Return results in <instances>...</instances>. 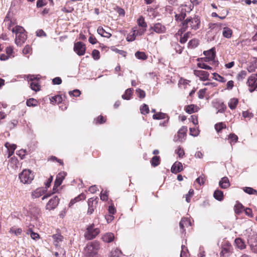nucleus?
I'll return each mask as SVG.
<instances>
[{
    "instance_id": "a878e982",
    "label": "nucleus",
    "mask_w": 257,
    "mask_h": 257,
    "mask_svg": "<svg viewBox=\"0 0 257 257\" xmlns=\"http://www.w3.org/2000/svg\"><path fill=\"white\" fill-rule=\"evenodd\" d=\"M247 241L251 247L256 246L257 245L256 235H255L251 237L249 236Z\"/></svg>"
},
{
    "instance_id": "9d476101",
    "label": "nucleus",
    "mask_w": 257,
    "mask_h": 257,
    "mask_svg": "<svg viewBox=\"0 0 257 257\" xmlns=\"http://www.w3.org/2000/svg\"><path fill=\"white\" fill-rule=\"evenodd\" d=\"M183 169V165L181 162H176L172 165L171 171L173 173L177 174L181 172Z\"/></svg>"
},
{
    "instance_id": "3c124183",
    "label": "nucleus",
    "mask_w": 257,
    "mask_h": 257,
    "mask_svg": "<svg viewBox=\"0 0 257 257\" xmlns=\"http://www.w3.org/2000/svg\"><path fill=\"white\" fill-rule=\"evenodd\" d=\"M213 76H214L213 78L215 80H216L219 82H224L226 81V79L224 77L221 76L220 75H219V74H218L217 73H213Z\"/></svg>"
},
{
    "instance_id": "4468645a",
    "label": "nucleus",
    "mask_w": 257,
    "mask_h": 257,
    "mask_svg": "<svg viewBox=\"0 0 257 257\" xmlns=\"http://www.w3.org/2000/svg\"><path fill=\"white\" fill-rule=\"evenodd\" d=\"M5 147L7 149L8 152V158L12 156L14 151L16 149V145L15 144H11L8 142H7L5 144Z\"/></svg>"
},
{
    "instance_id": "c9c22d12",
    "label": "nucleus",
    "mask_w": 257,
    "mask_h": 257,
    "mask_svg": "<svg viewBox=\"0 0 257 257\" xmlns=\"http://www.w3.org/2000/svg\"><path fill=\"white\" fill-rule=\"evenodd\" d=\"M135 56L139 59L145 60L147 59V56L143 52L137 51L135 53Z\"/></svg>"
},
{
    "instance_id": "13d9d810",
    "label": "nucleus",
    "mask_w": 257,
    "mask_h": 257,
    "mask_svg": "<svg viewBox=\"0 0 257 257\" xmlns=\"http://www.w3.org/2000/svg\"><path fill=\"white\" fill-rule=\"evenodd\" d=\"M32 48L29 45H26L23 50V53L25 55L30 54L32 52Z\"/></svg>"
},
{
    "instance_id": "b1692460",
    "label": "nucleus",
    "mask_w": 257,
    "mask_h": 257,
    "mask_svg": "<svg viewBox=\"0 0 257 257\" xmlns=\"http://www.w3.org/2000/svg\"><path fill=\"white\" fill-rule=\"evenodd\" d=\"M238 103V99L235 98H233L229 100V101L228 103V105L231 109L233 110L236 108Z\"/></svg>"
},
{
    "instance_id": "1a4fd4ad",
    "label": "nucleus",
    "mask_w": 257,
    "mask_h": 257,
    "mask_svg": "<svg viewBox=\"0 0 257 257\" xmlns=\"http://www.w3.org/2000/svg\"><path fill=\"white\" fill-rule=\"evenodd\" d=\"M59 199L57 196H53L47 203L46 208L48 210L55 209L58 205Z\"/></svg>"
},
{
    "instance_id": "37998d69",
    "label": "nucleus",
    "mask_w": 257,
    "mask_h": 257,
    "mask_svg": "<svg viewBox=\"0 0 257 257\" xmlns=\"http://www.w3.org/2000/svg\"><path fill=\"white\" fill-rule=\"evenodd\" d=\"M121 254V250L116 248L114 250H113L110 252V257H119Z\"/></svg>"
},
{
    "instance_id": "473e14b6",
    "label": "nucleus",
    "mask_w": 257,
    "mask_h": 257,
    "mask_svg": "<svg viewBox=\"0 0 257 257\" xmlns=\"http://www.w3.org/2000/svg\"><path fill=\"white\" fill-rule=\"evenodd\" d=\"M213 196L216 199L219 201H221L223 198L222 191L219 190L214 191Z\"/></svg>"
},
{
    "instance_id": "9b49d317",
    "label": "nucleus",
    "mask_w": 257,
    "mask_h": 257,
    "mask_svg": "<svg viewBox=\"0 0 257 257\" xmlns=\"http://www.w3.org/2000/svg\"><path fill=\"white\" fill-rule=\"evenodd\" d=\"M194 74L203 80L208 79L209 75V73L207 71L197 70L194 71Z\"/></svg>"
},
{
    "instance_id": "7c9ffc66",
    "label": "nucleus",
    "mask_w": 257,
    "mask_h": 257,
    "mask_svg": "<svg viewBox=\"0 0 257 257\" xmlns=\"http://www.w3.org/2000/svg\"><path fill=\"white\" fill-rule=\"evenodd\" d=\"M167 117H168L167 114L163 112H158L153 115V118L154 119H165Z\"/></svg>"
},
{
    "instance_id": "338daca9",
    "label": "nucleus",
    "mask_w": 257,
    "mask_h": 257,
    "mask_svg": "<svg viewBox=\"0 0 257 257\" xmlns=\"http://www.w3.org/2000/svg\"><path fill=\"white\" fill-rule=\"evenodd\" d=\"M229 139L232 142H234L235 143L237 142V140H238V137L237 136L234 134H230L229 136Z\"/></svg>"
},
{
    "instance_id": "603ef678",
    "label": "nucleus",
    "mask_w": 257,
    "mask_h": 257,
    "mask_svg": "<svg viewBox=\"0 0 257 257\" xmlns=\"http://www.w3.org/2000/svg\"><path fill=\"white\" fill-rule=\"evenodd\" d=\"M8 21V29L10 30H11L12 31V28L11 29L12 27L14 28V26L15 25V22H13L12 20H9V18L8 16H7L5 19V21Z\"/></svg>"
},
{
    "instance_id": "2f4dec72",
    "label": "nucleus",
    "mask_w": 257,
    "mask_h": 257,
    "mask_svg": "<svg viewBox=\"0 0 257 257\" xmlns=\"http://www.w3.org/2000/svg\"><path fill=\"white\" fill-rule=\"evenodd\" d=\"M133 91V88H128L125 90V93L122 95V98L123 99L129 100L131 98V96L132 94Z\"/></svg>"
},
{
    "instance_id": "a18cd8bd",
    "label": "nucleus",
    "mask_w": 257,
    "mask_h": 257,
    "mask_svg": "<svg viewBox=\"0 0 257 257\" xmlns=\"http://www.w3.org/2000/svg\"><path fill=\"white\" fill-rule=\"evenodd\" d=\"M152 165L154 167L158 166L160 164L159 157L154 156L152 158L151 160Z\"/></svg>"
},
{
    "instance_id": "ddd939ff",
    "label": "nucleus",
    "mask_w": 257,
    "mask_h": 257,
    "mask_svg": "<svg viewBox=\"0 0 257 257\" xmlns=\"http://www.w3.org/2000/svg\"><path fill=\"white\" fill-rule=\"evenodd\" d=\"M65 176V174L64 172L59 173L57 175L54 182V188H57L61 184L63 179H64Z\"/></svg>"
},
{
    "instance_id": "f704fd0d",
    "label": "nucleus",
    "mask_w": 257,
    "mask_h": 257,
    "mask_svg": "<svg viewBox=\"0 0 257 257\" xmlns=\"http://www.w3.org/2000/svg\"><path fill=\"white\" fill-rule=\"evenodd\" d=\"M138 25L142 27L143 28L146 29L147 27V23L145 22L144 18L143 16H140L137 21Z\"/></svg>"
},
{
    "instance_id": "f03ea898",
    "label": "nucleus",
    "mask_w": 257,
    "mask_h": 257,
    "mask_svg": "<svg viewBox=\"0 0 257 257\" xmlns=\"http://www.w3.org/2000/svg\"><path fill=\"white\" fill-rule=\"evenodd\" d=\"M99 248L100 245L98 242L88 243L84 248V257H99L97 251Z\"/></svg>"
},
{
    "instance_id": "f8f14e48",
    "label": "nucleus",
    "mask_w": 257,
    "mask_h": 257,
    "mask_svg": "<svg viewBox=\"0 0 257 257\" xmlns=\"http://www.w3.org/2000/svg\"><path fill=\"white\" fill-rule=\"evenodd\" d=\"M187 132V127L185 126H183L178 132V139L177 141L180 142H182L183 139L184 137L186 135V133Z\"/></svg>"
},
{
    "instance_id": "72a5a7b5",
    "label": "nucleus",
    "mask_w": 257,
    "mask_h": 257,
    "mask_svg": "<svg viewBox=\"0 0 257 257\" xmlns=\"http://www.w3.org/2000/svg\"><path fill=\"white\" fill-rule=\"evenodd\" d=\"M22 232V230L20 228H16L15 227H12L10 228V232L12 234H14L16 236H19L21 234Z\"/></svg>"
},
{
    "instance_id": "20e7f679",
    "label": "nucleus",
    "mask_w": 257,
    "mask_h": 257,
    "mask_svg": "<svg viewBox=\"0 0 257 257\" xmlns=\"http://www.w3.org/2000/svg\"><path fill=\"white\" fill-rule=\"evenodd\" d=\"M33 173L30 170H24L22 173L19 174V178L21 181L24 184H29L34 179Z\"/></svg>"
},
{
    "instance_id": "f3484780",
    "label": "nucleus",
    "mask_w": 257,
    "mask_h": 257,
    "mask_svg": "<svg viewBox=\"0 0 257 257\" xmlns=\"http://www.w3.org/2000/svg\"><path fill=\"white\" fill-rule=\"evenodd\" d=\"M101 239L105 242H111L114 239V235L112 233L108 232L102 235Z\"/></svg>"
},
{
    "instance_id": "c03bdc74",
    "label": "nucleus",
    "mask_w": 257,
    "mask_h": 257,
    "mask_svg": "<svg viewBox=\"0 0 257 257\" xmlns=\"http://www.w3.org/2000/svg\"><path fill=\"white\" fill-rule=\"evenodd\" d=\"M181 248L182 250L180 253V257H187L188 252L187 247L185 245H182Z\"/></svg>"
},
{
    "instance_id": "393cba45",
    "label": "nucleus",
    "mask_w": 257,
    "mask_h": 257,
    "mask_svg": "<svg viewBox=\"0 0 257 257\" xmlns=\"http://www.w3.org/2000/svg\"><path fill=\"white\" fill-rule=\"evenodd\" d=\"M257 80V74H253L248 78L247 83L249 86H253Z\"/></svg>"
},
{
    "instance_id": "5701e85b",
    "label": "nucleus",
    "mask_w": 257,
    "mask_h": 257,
    "mask_svg": "<svg viewBox=\"0 0 257 257\" xmlns=\"http://www.w3.org/2000/svg\"><path fill=\"white\" fill-rule=\"evenodd\" d=\"M257 69V59H254L251 61L250 65L247 67V71L249 72H252Z\"/></svg>"
},
{
    "instance_id": "680f3d73",
    "label": "nucleus",
    "mask_w": 257,
    "mask_h": 257,
    "mask_svg": "<svg viewBox=\"0 0 257 257\" xmlns=\"http://www.w3.org/2000/svg\"><path fill=\"white\" fill-rule=\"evenodd\" d=\"M136 91H137V92L138 93L139 96L140 98H145V97L146 96V93L144 90H141V89H137Z\"/></svg>"
},
{
    "instance_id": "c756f323",
    "label": "nucleus",
    "mask_w": 257,
    "mask_h": 257,
    "mask_svg": "<svg viewBox=\"0 0 257 257\" xmlns=\"http://www.w3.org/2000/svg\"><path fill=\"white\" fill-rule=\"evenodd\" d=\"M232 30L227 27H225L223 28V30L222 32L223 36L226 38H230L232 36Z\"/></svg>"
},
{
    "instance_id": "dca6fc26",
    "label": "nucleus",
    "mask_w": 257,
    "mask_h": 257,
    "mask_svg": "<svg viewBox=\"0 0 257 257\" xmlns=\"http://www.w3.org/2000/svg\"><path fill=\"white\" fill-rule=\"evenodd\" d=\"M46 191V189L43 188H38L32 192V196L33 198H38L42 196Z\"/></svg>"
},
{
    "instance_id": "6ab92c4d",
    "label": "nucleus",
    "mask_w": 257,
    "mask_h": 257,
    "mask_svg": "<svg viewBox=\"0 0 257 257\" xmlns=\"http://www.w3.org/2000/svg\"><path fill=\"white\" fill-rule=\"evenodd\" d=\"M34 77L31 76L30 77V80L32 81V82L30 83V87L33 90L37 91L40 90V86L37 82L34 81Z\"/></svg>"
},
{
    "instance_id": "412c9836",
    "label": "nucleus",
    "mask_w": 257,
    "mask_h": 257,
    "mask_svg": "<svg viewBox=\"0 0 257 257\" xmlns=\"http://www.w3.org/2000/svg\"><path fill=\"white\" fill-rule=\"evenodd\" d=\"M97 33L101 36L109 38L111 37V34L103 29V28L101 27H99L97 29Z\"/></svg>"
},
{
    "instance_id": "4c0bfd02",
    "label": "nucleus",
    "mask_w": 257,
    "mask_h": 257,
    "mask_svg": "<svg viewBox=\"0 0 257 257\" xmlns=\"http://www.w3.org/2000/svg\"><path fill=\"white\" fill-rule=\"evenodd\" d=\"M247 75V72L245 70H242L240 71L237 75L236 78L237 80L241 81L243 79L245 78L246 76Z\"/></svg>"
},
{
    "instance_id": "bf43d9fd",
    "label": "nucleus",
    "mask_w": 257,
    "mask_h": 257,
    "mask_svg": "<svg viewBox=\"0 0 257 257\" xmlns=\"http://www.w3.org/2000/svg\"><path fill=\"white\" fill-rule=\"evenodd\" d=\"M26 153V150L22 149V150L18 151L17 152V155L19 156L21 158V159H23L25 158Z\"/></svg>"
},
{
    "instance_id": "79ce46f5",
    "label": "nucleus",
    "mask_w": 257,
    "mask_h": 257,
    "mask_svg": "<svg viewBox=\"0 0 257 257\" xmlns=\"http://www.w3.org/2000/svg\"><path fill=\"white\" fill-rule=\"evenodd\" d=\"M140 111L142 114H146L149 113V108L148 105L146 104H144L140 107Z\"/></svg>"
},
{
    "instance_id": "bb28decb",
    "label": "nucleus",
    "mask_w": 257,
    "mask_h": 257,
    "mask_svg": "<svg viewBox=\"0 0 257 257\" xmlns=\"http://www.w3.org/2000/svg\"><path fill=\"white\" fill-rule=\"evenodd\" d=\"M85 199V195L82 193L80 194L78 196L75 197L74 199H72L69 203V207L72 206L74 203L76 202L79 201L81 200H84Z\"/></svg>"
},
{
    "instance_id": "a211bd4d",
    "label": "nucleus",
    "mask_w": 257,
    "mask_h": 257,
    "mask_svg": "<svg viewBox=\"0 0 257 257\" xmlns=\"http://www.w3.org/2000/svg\"><path fill=\"white\" fill-rule=\"evenodd\" d=\"M191 222L189 219L188 218H184L181 219L179 223V226L180 228L182 230V232L185 231V227L190 226Z\"/></svg>"
},
{
    "instance_id": "c85d7f7f",
    "label": "nucleus",
    "mask_w": 257,
    "mask_h": 257,
    "mask_svg": "<svg viewBox=\"0 0 257 257\" xmlns=\"http://www.w3.org/2000/svg\"><path fill=\"white\" fill-rule=\"evenodd\" d=\"M197 109H198L197 106L195 105H193V104L187 105L185 108L186 111L189 114H191V113H194V112L197 111Z\"/></svg>"
},
{
    "instance_id": "58836bf2",
    "label": "nucleus",
    "mask_w": 257,
    "mask_h": 257,
    "mask_svg": "<svg viewBox=\"0 0 257 257\" xmlns=\"http://www.w3.org/2000/svg\"><path fill=\"white\" fill-rule=\"evenodd\" d=\"M37 101L34 98H30L27 100L26 104L28 106H36L37 105Z\"/></svg>"
},
{
    "instance_id": "de8ad7c7",
    "label": "nucleus",
    "mask_w": 257,
    "mask_h": 257,
    "mask_svg": "<svg viewBox=\"0 0 257 257\" xmlns=\"http://www.w3.org/2000/svg\"><path fill=\"white\" fill-rule=\"evenodd\" d=\"M190 35V33L189 32L185 33L182 37H181L180 42L182 44L186 43Z\"/></svg>"
},
{
    "instance_id": "5fc2aeb1",
    "label": "nucleus",
    "mask_w": 257,
    "mask_h": 257,
    "mask_svg": "<svg viewBox=\"0 0 257 257\" xmlns=\"http://www.w3.org/2000/svg\"><path fill=\"white\" fill-rule=\"evenodd\" d=\"M100 53L98 50H93L92 52V56L94 59L95 60H98L100 58Z\"/></svg>"
},
{
    "instance_id": "6e6d98bb",
    "label": "nucleus",
    "mask_w": 257,
    "mask_h": 257,
    "mask_svg": "<svg viewBox=\"0 0 257 257\" xmlns=\"http://www.w3.org/2000/svg\"><path fill=\"white\" fill-rule=\"evenodd\" d=\"M176 153L178 154L180 158H183L185 155L184 150L180 147H178L177 150H176Z\"/></svg>"
},
{
    "instance_id": "6e6552de",
    "label": "nucleus",
    "mask_w": 257,
    "mask_h": 257,
    "mask_svg": "<svg viewBox=\"0 0 257 257\" xmlns=\"http://www.w3.org/2000/svg\"><path fill=\"white\" fill-rule=\"evenodd\" d=\"M98 202V198L96 197L95 198L93 199V198H90L88 200V209L87 211V213L89 214H91L94 210V209L96 207V205L97 204Z\"/></svg>"
},
{
    "instance_id": "e433bc0d",
    "label": "nucleus",
    "mask_w": 257,
    "mask_h": 257,
    "mask_svg": "<svg viewBox=\"0 0 257 257\" xmlns=\"http://www.w3.org/2000/svg\"><path fill=\"white\" fill-rule=\"evenodd\" d=\"M243 208V206L241 203L237 202L235 205L234 206L235 212L236 214H239L242 211Z\"/></svg>"
},
{
    "instance_id": "7ed1b4c3",
    "label": "nucleus",
    "mask_w": 257,
    "mask_h": 257,
    "mask_svg": "<svg viewBox=\"0 0 257 257\" xmlns=\"http://www.w3.org/2000/svg\"><path fill=\"white\" fill-rule=\"evenodd\" d=\"M200 24V21L198 17H195L193 18H187L183 23V28L186 29L190 25V27L195 30L199 29Z\"/></svg>"
},
{
    "instance_id": "ea45409f",
    "label": "nucleus",
    "mask_w": 257,
    "mask_h": 257,
    "mask_svg": "<svg viewBox=\"0 0 257 257\" xmlns=\"http://www.w3.org/2000/svg\"><path fill=\"white\" fill-rule=\"evenodd\" d=\"M243 190L248 194H255L257 193L256 190L251 187H245L243 188Z\"/></svg>"
},
{
    "instance_id": "4d7b16f0",
    "label": "nucleus",
    "mask_w": 257,
    "mask_h": 257,
    "mask_svg": "<svg viewBox=\"0 0 257 257\" xmlns=\"http://www.w3.org/2000/svg\"><path fill=\"white\" fill-rule=\"evenodd\" d=\"M197 65H198V67L202 68V69H206V70H210V69H212V68L210 66L206 65V64H205L204 63H198L197 64Z\"/></svg>"
},
{
    "instance_id": "a19ab883",
    "label": "nucleus",
    "mask_w": 257,
    "mask_h": 257,
    "mask_svg": "<svg viewBox=\"0 0 257 257\" xmlns=\"http://www.w3.org/2000/svg\"><path fill=\"white\" fill-rule=\"evenodd\" d=\"M224 128H226V125L223 122H219L215 125V128L218 133Z\"/></svg>"
},
{
    "instance_id": "0eeeda50",
    "label": "nucleus",
    "mask_w": 257,
    "mask_h": 257,
    "mask_svg": "<svg viewBox=\"0 0 257 257\" xmlns=\"http://www.w3.org/2000/svg\"><path fill=\"white\" fill-rule=\"evenodd\" d=\"M74 51L79 56L84 55L86 51L85 44L81 42H77L75 43L74 46Z\"/></svg>"
},
{
    "instance_id": "864d4df0",
    "label": "nucleus",
    "mask_w": 257,
    "mask_h": 257,
    "mask_svg": "<svg viewBox=\"0 0 257 257\" xmlns=\"http://www.w3.org/2000/svg\"><path fill=\"white\" fill-rule=\"evenodd\" d=\"M100 199L102 201H107L108 199V195L106 191H102L100 193Z\"/></svg>"
},
{
    "instance_id": "0e129e2a",
    "label": "nucleus",
    "mask_w": 257,
    "mask_h": 257,
    "mask_svg": "<svg viewBox=\"0 0 257 257\" xmlns=\"http://www.w3.org/2000/svg\"><path fill=\"white\" fill-rule=\"evenodd\" d=\"M136 31H134V33L130 35L126 38L127 41L128 42H132L135 40L136 38Z\"/></svg>"
},
{
    "instance_id": "423d86ee",
    "label": "nucleus",
    "mask_w": 257,
    "mask_h": 257,
    "mask_svg": "<svg viewBox=\"0 0 257 257\" xmlns=\"http://www.w3.org/2000/svg\"><path fill=\"white\" fill-rule=\"evenodd\" d=\"M150 31H152L151 34H153V32L157 34H163L166 32V27L160 23H157L151 26L149 29Z\"/></svg>"
},
{
    "instance_id": "09e8293b",
    "label": "nucleus",
    "mask_w": 257,
    "mask_h": 257,
    "mask_svg": "<svg viewBox=\"0 0 257 257\" xmlns=\"http://www.w3.org/2000/svg\"><path fill=\"white\" fill-rule=\"evenodd\" d=\"M51 102H55V103H60L62 101V98L61 96L60 95H56L54 96L53 97H52V98L50 99Z\"/></svg>"
},
{
    "instance_id": "cd10ccee",
    "label": "nucleus",
    "mask_w": 257,
    "mask_h": 257,
    "mask_svg": "<svg viewBox=\"0 0 257 257\" xmlns=\"http://www.w3.org/2000/svg\"><path fill=\"white\" fill-rule=\"evenodd\" d=\"M53 238L54 240V244L56 246H59V243L61 242L63 239V236L58 234H54L53 235Z\"/></svg>"
},
{
    "instance_id": "f257e3e1",
    "label": "nucleus",
    "mask_w": 257,
    "mask_h": 257,
    "mask_svg": "<svg viewBox=\"0 0 257 257\" xmlns=\"http://www.w3.org/2000/svg\"><path fill=\"white\" fill-rule=\"evenodd\" d=\"M12 31L16 34L15 43L18 46L23 44L27 38L25 30L21 26H16L12 28Z\"/></svg>"
},
{
    "instance_id": "aec40b11",
    "label": "nucleus",
    "mask_w": 257,
    "mask_h": 257,
    "mask_svg": "<svg viewBox=\"0 0 257 257\" xmlns=\"http://www.w3.org/2000/svg\"><path fill=\"white\" fill-rule=\"evenodd\" d=\"M219 184L220 187L222 189H226L230 186L229 180L227 177H226L221 179L219 181Z\"/></svg>"
},
{
    "instance_id": "052dcab7",
    "label": "nucleus",
    "mask_w": 257,
    "mask_h": 257,
    "mask_svg": "<svg viewBox=\"0 0 257 257\" xmlns=\"http://www.w3.org/2000/svg\"><path fill=\"white\" fill-rule=\"evenodd\" d=\"M226 109V105L224 104V103L222 102L220 104L219 108L218 109L217 113L220 112V113H223L225 111V109Z\"/></svg>"
},
{
    "instance_id": "e2e57ef3",
    "label": "nucleus",
    "mask_w": 257,
    "mask_h": 257,
    "mask_svg": "<svg viewBox=\"0 0 257 257\" xmlns=\"http://www.w3.org/2000/svg\"><path fill=\"white\" fill-rule=\"evenodd\" d=\"M52 82H53V84L54 85H56V84L59 85L62 83V80L60 77H57L54 78L52 80Z\"/></svg>"
},
{
    "instance_id": "39448f33",
    "label": "nucleus",
    "mask_w": 257,
    "mask_h": 257,
    "mask_svg": "<svg viewBox=\"0 0 257 257\" xmlns=\"http://www.w3.org/2000/svg\"><path fill=\"white\" fill-rule=\"evenodd\" d=\"M100 232L98 228H95L94 224H92L87 228V230L85 232L84 236L88 240H91L95 238Z\"/></svg>"
},
{
    "instance_id": "4be33fe9",
    "label": "nucleus",
    "mask_w": 257,
    "mask_h": 257,
    "mask_svg": "<svg viewBox=\"0 0 257 257\" xmlns=\"http://www.w3.org/2000/svg\"><path fill=\"white\" fill-rule=\"evenodd\" d=\"M234 242L237 247L240 249H243L245 248V244L243 240L240 238H236L234 240Z\"/></svg>"
},
{
    "instance_id": "69168bd1",
    "label": "nucleus",
    "mask_w": 257,
    "mask_h": 257,
    "mask_svg": "<svg viewBox=\"0 0 257 257\" xmlns=\"http://www.w3.org/2000/svg\"><path fill=\"white\" fill-rule=\"evenodd\" d=\"M206 90V89L204 88L203 89H201L199 91L198 97L199 98H200V99L203 98Z\"/></svg>"
},
{
    "instance_id": "2eb2a0df",
    "label": "nucleus",
    "mask_w": 257,
    "mask_h": 257,
    "mask_svg": "<svg viewBox=\"0 0 257 257\" xmlns=\"http://www.w3.org/2000/svg\"><path fill=\"white\" fill-rule=\"evenodd\" d=\"M203 54L205 56H206L205 58L206 59H208L209 60H213L215 58V52L214 48H212L208 51H204Z\"/></svg>"
},
{
    "instance_id": "8fccbe9b",
    "label": "nucleus",
    "mask_w": 257,
    "mask_h": 257,
    "mask_svg": "<svg viewBox=\"0 0 257 257\" xmlns=\"http://www.w3.org/2000/svg\"><path fill=\"white\" fill-rule=\"evenodd\" d=\"M205 180L206 179L205 176L203 175H202L201 176H200L196 179V182L200 185H203L205 183Z\"/></svg>"
},
{
    "instance_id": "774afa93",
    "label": "nucleus",
    "mask_w": 257,
    "mask_h": 257,
    "mask_svg": "<svg viewBox=\"0 0 257 257\" xmlns=\"http://www.w3.org/2000/svg\"><path fill=\"white\" fill-rule=\"evenodd\" d=\"M105 122V119L102 115L99 116L96 120V123H102Z\"/></svg>"
},
{
    "instance_id": "49530a36",
    "label": "nucleus",
    "mask_w": 257,
    "mask_h": 257,
    "mask_svg": "<svg viewBox=\"0 0 257 257\" xmlns=\"http://www.w3.org/2000/svg\"><path fill=\"white\" fill-rule=\"evenodd\" d=\"M186 17V14L182 12L180 14H176L175 15V19L178 21H183Z\"/></svg>"
}]
</instances>
